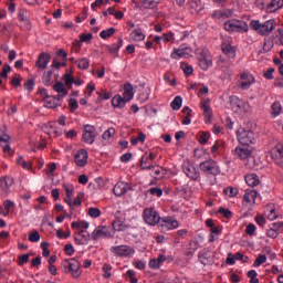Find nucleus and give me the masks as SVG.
I'll use <instances>...</instances> for the list:
<instances>
[{"label": "nucleus", "mask_w": 283, "mask_h": 283, "mask_svg": "<svg viewBox=\"0 0 283 283\" xmlns=\"http://www.w3.org/2000/svg\"><path fill=\"white\" fill-rule=\"evenodd\" d=\"M233 156L238 160H247V169H255V157H253V150L249 146L240 145L233 150Z\"/></svg>", "instance_id": "1"}, {"label": "nucleus", "mask_w": 283, "mask_h": 283, "mask_svg": "<svg viewBox=\"0 0 283 283\" xmlns=\"http://www.w3.org/2000/svg\"><path fill=\"white\" fill-rule=\"evenodd\" d=\"M277 24L275 23V20H266L265 22H260L259 20H252L250 22V28L258 32V34H261V36H269L273 30H275V27Z\"/></svg>", "instance_id": "2"}, {"label": "nucleus", "mask_w": 283, "mask_h": 283, "mask_svg": "<svg viewBox=\"0 0 283 283\" xmlns=\"http://www.w3.org/2000/svg\"><path fill=\"white\" fill-rule=\"evenodd\" d=\"M62 266L65 273H70L72 277H75V279L82 275L83 273L81 271V262H78V260L76 259L64 260L62 262Z\"/></svg>", "instance_id": "3"}, {"label": "nucleus", "mask_w": 283, "mask_h": 283, "mask_svg": "<svg viewBox=\"0 0 283 283\" xmlns=\"http://www.w3.org/2000/svg\"><path fill=\"white\" fill-rule=\"evenodd\" d=\"M199 169L203 174H208V176H220V166H218V161L213 159L200 163Z\"/></svg>", "instance_id": "4"}, {"label": "nucleus", "mask_w": 283, "mask_h": 283, "mask_svg": "<svg viewBox=\"0 0 283 283\" xmlns=\"http://www.w3.org/2000/svg\"><path fill=\"white\" fill-rule=\"evenodd\" d=\"M237 138L240 145H253L255 143V133L245 128H239L237 130Z\"/></svg>", "instance_id": "5"}, {"label": "nucleus", "mask_w": 283, "mask_h": 283, "mask_svg": "<svg viewBox=\"0 0 283 283\" xmlns=\"http://www.w3.org/2000/svg\"><path fill=\"white\" fill-rule=\"evenodd\" d=\"M198 64L201 70L207 72L211 65H213V59L211 57V53L208 50L201 49L197 53Z\"/></svg>", "instance_id": "6"}, {"label": "nucleus", "mask_w": 283, "mask_h": 283, "mask_svg": "<svg viewBox=\"0 0 283 283\" xmlns=\"http://www.w3.org/2000/svg\"><path fill=\"white\" fill-rule=\"evenodd\" d=\"M227 32H249V24L240 20H229L224 23Z\"/></svg>", "instance_id": "7"}, {"label": "nucleus", "mask_w": 283, "mask_h": 283, "mask_svg": "<svg viewBox=\"0 0 283 283\" xmlns=\"http://www.w3.org/2000/svg\"><path fill=\"white\" fill-rule=\"evenodd\" d=\"M111 253L115 258H132L136 253V250L130 245H116L111 248Z\"/></svg>", "instance_id": "8"}, {"label": "nucleus", "mask_w": 283, "mask_h": 283, "mask_svg": "<svg viewBox=\"0 0 283 283\" xmlns=\"http://www.w3.org/2000/svg\"><path fill=\"white\" fill-rule=\"evenodd\" d=\"M113 230L109 226H98L95 228V230L92 232L91 238L92 240H101V238H112Z\"/></svg>", "instance_id": "9"}, {"label": "nucleus", "mask_w": 283, "mask_h": 283, "mask_svg": "<svg viewBox=\"0 0 283 283\" xmlns=\"http://www.w3.org/2000/svg\"><path fill=\"white\" fill-rule=\"evenodd\" d=\"M144 220L146 224L156 227L160 222V214L154 208H147L144 210Z\"/></svg>", "instance_id": "10"}, {"label": "nucleus", "mask_w": 283, "mask_h": 283, "mask_svg": "<svg viewBox=\"0 0 283 283\" xmlns=\"http://www.w3.org/2000/svg\"><path fill=\"white\" fill-rule=\"evenodd\" d=\"M239 77V86L241 90H250L251 85L255 83V77L249 72L240 73Z\"/></svg>", "instance_id": "11"}, {"label": "nucleus", "mask_w": 283, "mask_h": 283, "mask_svg": "<svg viewBox=\"0 0 283 283\" xmlns=\"http://www.w3.org/2000/svg\"><path fill=\"white\" fill-rule=\"evenodd\" d=\"M255 198H258V191L256 190H247L243 195V201L242 205L244 209H248L251 211L253 207H255Z\"/></svg>", "instance_id": "12"}, {"label": "nucleus", "mask_w": 283, "mask_h": 283, "mask_svg": "<svg viewBox=\"0 0 283 283\" xmlns=\"http://www.w3.org/2000/svg\"><path fill=\"white\" fill-rule=\"evenodd\" d=\"M193 54V49L189 46H180L179 49H174L171 53V59H189Z\"/></svg>", "instance_id": "13"}, {"label": "nucleus", "mask_w": 283, "mask_h": 283, "mask_svg": "<svg viewBox=\"0 0 283 283\" xmlns=\"http://www.w3.org/2000/svg\"><path fill=\"white\" fill-rule=\"evenodd\" d=\"M184 172L190 180H198L200 178V172L193 164H190L189 160L184 163Z\"/></svg>", "instance_id": "14"}, {"label": "nucleus", "mask_w": 283, "mask_h": 283, "mask_svg": "<svg viewBox=\"0 0 283 283\" xmlns=\"http://www.w3.org/2000/svg\"><path fill=\"white\" fill-rule=\"evenodd\" d=\"M96 138V128L92 125L84 126L83 140L88 145H93Z\"/></svg>", "instance_id": "15"}, {"label": "nucleus", "mask_w": 283, "mask_h": 283, "mask_svg": "<svg viewBox=\"0 0 283 283\" xmlns=\"http://www.w3.org/2000/svg\"><path fill=\"white\" fill-rule=\"evenodd\" d=\"M14 185V179L12 177H1L0 178V196H8L10 193V187Z\"/></svg>", "instance_id": "16"}, {"label": "nucleus", "mask_w": 283, "mask_h": 283, "mask_svg": "<svg viewBox=\"0 0 283 283\" xmlns=\"http://www.w3.org/2000/svg\"><path fill=\"white\" fill-rule=\"evenodd\" d=\"M209 103H211L209 98L202 99L200 103V107L203 112L206 123H211V118H213V109H211Z\"/></svg>", "instance_id": "17"}, {"label": "nucleus", "mask_w": 283, "mask_h": 283, "mask_svg": "<svg viewBox=\"0 0 283 283\" xmlns=\"http://www.w3.org/2000/svg\"><path fill=\"white\" fill-rule=\"evenodd\" d=\"M0 146L4 154H12V148L10 147V135H8L3 129H0Z\"/></svg>", "instance_id": "18"}, {"label": "nucleus", "mask_w": 283, "mask_h": 283, "mask_svg": "<svg viewBox=\"0 0 283 283\" xmlns=\"http://www.w3.org/2000/svg\"><path fill=\"white\" fill-rule=\"evenodd\" d=\"M271 157L275 160L276 165L283 169V146L276 145L271 150Z\"/></svg>", "instance_id": "19"}, {"label": "nucleus", "mask_w": 283, "mask_h": 283, "mask_svg": "<svg viewBox=\"0 0 283 283\" xmlns=\"http://www.w3.org/2000/svg\"><path fill=\"white\" fill-rule=\"evenodd\" d=\"M51 60L52 56H50V54L41 53L35 62V67H38L40 72H43V70H48V64Z\"/></svg>", "instance_id": "20"}, {"label": "nucleus", "mask_w": 283, "mask_h": 283, "mask_svg": "<svg viewBox=\"0 0 283 283\" xmlns=\"http://www.w3.org/2000/svg\"><path fill=\"white\" fill-rule=\"evenodd\" d=\"M87 158H88L87 150L85 149L78 150L74 156L75 165L77 167H85V165H87Z\"/></svg>", "instance_id": "21"}, {"label": "nucleus", "mask_w": 283, "mask_h": 283, "mask_svg": "<svg viewBox=\"0 0 283 283\" xmlns=\"http://www.w3.org/2000/svg\"><path fill=\"white\" fill-rule=\"evenodd\" d=\"M221 50H222L223 54H226V56L228 59H235L237 49H235V46L231 45V41L230 40H228L227 42L222 43Z\"/></svg>", "instance_id": "22"}, {"label": "nucleus", "mask_w": 283, "mask_h": 283, "mask_svg": "<svg viewBox=\"0 0 283 283\" xmlns=\"http://www.w3.org/2000/svg\"><path fill=\"white\" fill-rule=\"evenodd\" d=\"M126 191H129V184L125 181H118L113 188V193L118 198H120V196H125Z\"/></svg>", "instance_id": "23"}, {"label": "nucleus", "mask_w": 283, "mask_h": 283, "mask_svg": "<svg viewBox=\"0 0 283 283\" xmlns=\"http://www.w3.org/2000/svg\"><path fill=\"white\" fill-rule=\"evenodd\" d=\"M74 241L76 242V244H87V242H90V234L85 230L75 232Z\"/></svg>", "instance_id": "24"}, {"label": "nucleus", "mask_w": 283, "mask_h": 283, "mask_svg": "<svg viewBox=\"0 0 283 283\" xmlns=\"http://www.w3.org/2000/svg\"><path fill=\"white\" fill-rule=\"evenodd\" d=\"M61 106V97L49 96L44 98V107L54 109V107Z\"/></svg>", "instance_id": "25"}, {"label": "nucleus", "mask_w": 283, "mask_h": 283, "mask_svg": "<svg viewBox=\"0 0 283 283\" xmlns=\"http://www.w3.org/2000/svg\"><path fill=\"white\" fill-rule=\"evenodd\" d=\"M127 103H129L124 96L120 95H115L112 98V105L113 107H116L117 109H123L125 107V105H127Z\"/></svg>", "instance_id": "26"}, {"label": "nucleus", "mask_w": 283, "mask_h": 283, "mask_svg": "<svg viewBox=\"0 0 283 283\" xmlns=\"http://www.w3.org/2000/svg\"><path fill=\"white\" fill-rule=\"evenodd\" d=\"M161 227L167 231H171L172 229H178L179 223H178V220L166 218V219H163Z\"/></svg>", "instance_id": "27"}, {"label": "nucleus", "mask_w": 283, "mask_h": 283, "mask_svg": "<svg viewBox=\"0 0 283 283\" xmlns=\"http://www.w3.org/2000/svg\"><path fill=\"white\" fill-rule=\"evenodd\" d=\"M212 17L213 19H231V17H233V10L227 9L223 11H214Z\"/></svg>", "instance_id": "28"}, {"label": "nucleus", "mask_w": 283, "mask_h": 283, "mask_svg": "<svg viewBox=\"0 0 283 283\" xmlns=\"http://www.w3.org/2000/svg\"><path fill=\"white\" fill-rule=\"evenodd\" d=\"M54 92H57V98H64V96H67V90H65V84L61 82H56L53 85Z\"/></svg>", "instance_id": "29"}, {"label": "nucleus", "mask_w": 283, "mask_h": 283, "mask_svg": "<svg viewBox=\"0 0 283 283\" xmlns=\"http://www.w3.org/2000/svg\"><path fill=\"white\" fill-rule=\"evenodd\" d=\"M142 169H154V161L148 158L147 154H144L139 161Z\"/></svg>", "instance_id": "30"}, {"label": "nucleus", "mask_w": 283, "mask_h": 283, "mask_svg": "<svg viewBox=\"0 0 283 283\" xmlns=\"http://www.w3.org/2000/svg\"><path fill=\"white\" fill-rule=\"evenodd\" d=\"M112 227L114 231H127L129 229V226L125 224V221L119 218L112 222Z\"/></svg>", "instance_id": "31"}, {"label": "nucleus", "mask_w": 283, "mask_h": 283, "mask_svg": "<svg viewBox=\"0 0 283 283\" xmlns=\"http://www.w3.org/2000/svg\"><path fill=\"white\" fill-rule=\"evenodd\" d=\"M123 97L128 101V103L134 98V86L132 84L127 83L124 85Z\"/></svg>", "instance_id": "32"}, {"label": "nucleus", "mask_w": 283, "mask_h": 283, "mask_svg": "<svg viewBox=\"0 0 283 283\" xmlns=\"http://www.w3.org/2000/svg\"><path fill=\"white\" fill-rule=\"evenodd\" d=\"M280 114H282V103H280V101H276L271 105V116L272 118H277Z\"/></svg>", "instance_id": "33"}, {"label": "nucleus", "mask_w": 283, "mask_h": 283, "mask_svg": "<svg viewBox=\"0 0 283 283\" xmlns=\"http://www.w3.org/2000/svg\"><path fill=\"white\" fill-rule=\"evenodd\" d=\"M245 182L249 187H258L260 185V178L255 174H250L245 176Z\"/></svg>", "instance_id": "34"}, {"label": "nucleus", "mask_w": 283, "mask_h": 283, "mask_svg": "<svg viewBox=\"0 0 283 283\" xmlns=\"http://www.w3.org/2000/svg\"><path fill=\"white\" fill-rule=\"evenodd\" d=\"M189 6L192 14H198L199 12H202V10H205V7L200 1L192 0L190 1Z\"/></svg>", "instance_id": "35"}, {"label": "nucleus", "mask_w": 283, "mask_h": 283, "mask_svg": "<svg viewBox=\"0 0 283 283\" xmlns=\"http://www.w3.org/2000/svg\"><path fill=\"white\" fill-rule=\"evenodd\" d=\"M283 7V0H272L268 6V12H277Z\"/></svg>", "instance_id": "36"}, {"label": "nucleus", "mask_w": 283, "mask_h": 283, "mask_svg": "<svg viewBox=\"0 0 283 283\" xmlns=\"http://www.w3.org/2000/svg\"><path fill=\"white\" fill-rule=\"evenodd\" d=\"M130 39L133 41H145V33L143 32V29H136L130 32Z\"/></svg>", "instance_id": "37"}, {"label": "nucleus", "mask_w": 283, "mask_h": 283, "mask_svg": "<svg viewBox=\"0 0 283 283\" xmlns=\"http://www.w3.org/2000/svg\"><path fill=\"white\" fill-rule=\"evenodd\" d=\"M230 104L233 112H240L242 109V101L237 96L230 97Z\"/></svg>", "instance_id": "38"}, {"label": "nucleus", "mask_w": 283, "mask_h": 283, "mask_svg": "<svg viewBox=\"0 0 283 283\" xmlns=\"http://www.w3.org/2000/svg\"><path fill=\"white\" fill-rule=\"evenodd\" d=\"M199 261L201 262V264L207 266V264H209V262H211V252H209V251L200 252Z\"/></svg>", "instance_id": "39"}, {"label": "nucleus", "mask_w": 283, "mask_h": 283, "mask_svg": "<svg viewBox=\"0 0 283 283\" xmlns=\"http://www.w3.org/2000/svg\"><path fill=\"white\" fill-rule=\"evenodd\" d=\"M116 134V129L114 127L108 128L104 134H103V140L104 143H112V139L114 138V135Z\"/></svg>", "instance_id": "40"}, {"label": "nucleus", "mask_w": 283, "mask_h": 283, "mask_svg": "<svg viewBox=\"0 0 283 283\" xmlns=\"http://www.w3.org/2000/svg\"><path fill=\"white\" fill-rule=\"evenodd\" d=\"M17 164L23 168L27 169L28 171H30V169H32V161H25L23 160V156H19L17 159Z\"/></svg>", "instance_id": "41"}, {"label": "nucleus", "mask_w": 283, "mask_h": 283, "mask_svg": "<svg viewBox=\"0 0 283 283\" xmlns=\"http://www.w3.org/2000/svg\"><path fill=\"white\" fill-rule=\"evenodd\" d=\"M226 143L223 140H217L216 144L211 147L212 154L216 151H224Z\"/></svg>", "instance_id": "42"}, {"label": "nucleus", "mask_w": 283, "mask_h": 283, "mask_svg": "<svg viewBox=\"0 0 283 283\" xmlns=\"http://www.w3.org/2000/svg\"><path fill=\"white\" fill-rule=\"evenodd\" d=\"M170 107H172L175 111L180 109V107H182V97L176 96L171 102Z\"/></svg>", "instance_id": "43"}, {"label": "nucleus", "mask_w": 283, "mask_h": 283, "mask_svg": "<svg viewBox=\"0 0 283 283\" xmlns=\"http://www.w3.org/2000/svg\"><path fill=\"white\" fill-rule=\"evenodd\" d=\"M102 271H103V277L105 280H109V277H112V266L107 263H105L102 268Z\"/></svg>", "instance_id": "44"}, {"label": "nucleus", "mask_w": 283, "mask_h": 283, "mask_svg": "<svg viewBox=\"0 0 283 283\" xmlns=\"http://www.w3.org/2000/svg\"><path fill=\"white\" fill-rule=\"evenodd\" d=\"M144 8L154 9L160 3V0H142Z\"/></svg>", "instance_id": "45"}, {"label": "nucleus", "mask_w": 283, "mask_h": 283, "mask_svg": "<svg viewBox=\"0 0 283 283\" xmlns=\"http://www.w3.org/2000/svg\"><path fill=\"white\" fill-rule=\"evenodd\" d=\"M115 32H116V29L109 28L107 30H103L99 33V36H101V39H109V36H112Z\"/></svg>", "instance_id": "46"}, {"label": "nucleus", "mask_w": 283, "mask_h": 283, "mask_svg": "<svg viewBox=\"0 0 283 283\" xmlns=\"http://www.w3.org/2000/svg\"><path fill=\"white\" fill-rule=\"evenodd\" d=\"M266 262V255L264 254H260L254 263H253V266L258 269V266H262V264H264Z\"/></svg>", "instance_id": "47"}, {"label": "nucleus", "mask_w": 283, "mask_h": 283, "mask_svg": "<svg viewBox=\"0 0 283 283\" xmlns=\"http://www.w3.org/2000/svg\"><path fill=\"white\" fill-rule=\"evenodd\" d=\"M224 193L229 198H235V196H238V188L228 187L224 189Z\"/></svg>", "instance_id": "48"}, {"label": "nucleus", "mask_w": 283, "mask_h": 283, "mask_svg": "<svg viewBox=\"0 0 283 283\" xmlns=\"http://www.w3.org/2000/svg\"><path fill=\"white\" fill-rule=\"evenodd\" d=\"M77 67L80 70H87L90 67V60L87 59H81L80 61H77Z\"/></svg>", "instance_id": "49"}, {"label": "nucleus", "mask_w": 283, "mask_h": 283, "mask_svg": "<svg viewBox=\"0 0 283 283\" xmlns=\"http://www.w3.org/2000/svg\"><path fill=\"white\" fill-rule=\"evenodd\" d=\"M248 277H250V283H259L260 282V280L258 279V272H255V270L249 271Z\"/></svg>", "instance_id": "50"}, {"label": "nucleus", "mask_w": 283, "mask_h": 283, "mask_svg": "<svg viewBox=\"0 0 283 283\" xmlns=\"http://www.w3.org/2000/svg\"><path fill=\"white\" fill-rule=\"evenodd\" d=\"M28 10L25 9H20L18 12V20L20 21V23H22V21L28 20Z\"/></svg>", "instance_id": "51"}, {"label": "nucleus", "mask_w": 283, "mask_h": 283, "mask_svg": "<svg viewBox=\"0 0 283 283\" xmlns=\"http://www.w3.org/2000/svg\"><path fill=\"white\" fill-rule=\"evenodd\" d=\"M88 216L91 218H101V209H98V208H90L88 209Z\"/></svg>", "instance_id": "52"}, {"label": "nucleus", "mask_w": 283, "mask_h": 283, "mask_svg": "<svg viewBox=\"0 0 283 283\" xmlns=\"http://www.w3.org/2000/svg\"><path fill=\"white\" fill-rule=\"evenodd\" d=\"M39 240H41V233L39 231L29 234V242H39Z\"/></svg>", "instance_id": "53"}, {"label": "nucleus", "mask_w": 283, "mask_h": 283, "mask_svg": "<svg viewBox=\"0 0 283 283\" xmlns=\"http://www.w3.org/2000/svg\"><path fill=\"white\" fill-rule=\"evenodd\" d=\"M3 207H4L6 211L10 214V209H14L15 205L13 203L12 200L7 199L3 201Z\"/></svg>", "instance_id": "54"}, {"label": "nucleus", "mask_w": 283, "mask_h": 283, "mask_svg": "<svg viewBox=\"0 0 283 283\" xmlns=\"http://www.w3.org/2000/svg\"><path fill=\"white\" fill-rule=\"evenodd\" d=\"M161 40L164 43H174V33H164Z\"/></svg>", "instance_id": "55"}, {"label": "nucleus", "mask_w": 283, "mask_h": 283, "mask_svg": "<svg viewBox=\"0 0 283 283\" xmlns=\"http://www.w3.org/2000/svg\"><path fill=\"white\" fill-rule=\"evenodd\" d=\"M21 28L25 32H30V30H32V22L30 21V19L23 20Z\"/></svg>", "instance_id": "56"}, {"label": "nucleus", "mask_w": 283, "mask_h": 283, "mask_svg": "<svg viewBox=\"0 0 283 283\" xmlns=\"http://www.w3.org/2000/svg\"><path fill=\"white\" fill-rule=\"evenodd\" d=\"M43 83L44 85H52V72H45L43 74Z\"/></svg>", "instance_id": "57"}, {"label": "nucleus", "mask_w": 283, "mask_h": 283, "mask_svg": "<svg viewBox=\"0 0 283 283\" xmlns=\"http://www.w3.org/2000/svg\"><path fill=\"white\" fill-rule=\"evenodd\" d=\"M181 69L187 76H190V74H193V67L188 65L187 63H181Z\"/></svg>", "instance_id": "58"}, {"label": "nucleus", "mask_w": 283, "mask_h": 283, "mask_svg": "<svg viewBox=\"0 0 283 283\" xmlns=\"http://www.w3.org/2000/svg\"><path fill=\"white\" fill-rule=\"evenodd\" d=\"M148 191L151 196H157V198H160V196H163V189L158 187L150 188Z\"/></svg>", "instance_id": "59"}, {"label": "nucleus", "mask_w": 283, "mask_h": 283, "mask_svg": "<svg viewBox=\"0 0 283 283\" xmlns=\"http://www.w3.org/2000/svg\"><path fill=\"white\" fill-rule=\"evenodd\" d=\"M63 188L65 189L66 196H69V197L74 196V186L73 185L65 184V185H63Z\"/></svg>", "instance_id": "60"}, {"label": "nucleus", "mask_w": 283, "mask_h": 283, "mask_svg": "<svg viewBox=\"0 0 283 283\" xmlns=\"http://www.w3.org/2000/svg\"><path fill=\"white\" fill-rule=\"evenodd\" d=\"M109 98H112V93L109 92L98 93V101H109Z\"/></svg>", "instance_id": "61"}, {"label": "nucleus", "mask_w": 283, "mask_h": 283, "mask_svg": "<svg viewBox=\"0 0 283 283\" xmlns=\"http://www.w3.org/2000/svg\"><path fill=\"white\" fill-rule=\"evenodd\" d=\"M62 80L64 81L65 85H67V87H72V84L74 83V78L70 74L63 75Z\"/></svg>", "instance_id": "62"}, {"label": "nucleus", "mask_w": 283, "mask_h": 283, "mask_svg": "<svg viewBox=\"0 0 283 283\" xmlns=\"http://www.w3.org/2000/svg\"><path fill=\"white\" fill-rule=\"evenodd\" d=\"M151 169H153L154 178H163V168L161 167H154Z\"/></svg>", "instance_id": "63"}, {"label": "nucleus", "mask_w": 283, "mask_h": 283, "mask_svg": "<svg viewBox=\"0 0 283 283\" xmlns=\"http://www.w3.org/2000/svg\"><path fill=\"white\" fill-rule=\"evenodd\" d=\"M245 233L248 235H255V224L253 223L248 224L245 228Z\"/></svg>", "instance_id": "64"}]
</instances>
